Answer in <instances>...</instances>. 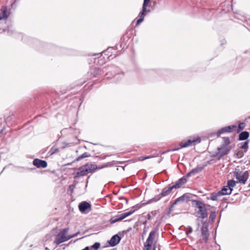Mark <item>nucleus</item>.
<instances>
[{
	"label": "nucleus",
	"mask_w": 250,
	"mask_h": 250,
	"mask_svg": "<svg viewBox=\"0 0 250 250\" xmlns=\"http://www.w3.org/2000/svg\"><path fill=\"white\" fill-rule=\"evenodd\" d=\"M249 187H250V183L249 184Z\"/></svg>",
	"instance_id": "58836bf2"
},
{
	"label": "nucleus",
	"mask_w": 250,
	"mask_h": 250,
	"mask_svg": "<svg viewBox=\"0 0 250 250\" xmlns=\"http://www.w3.org/2000/svg\"><path fill=\"white\" fill-rule=\"evenodd\" d=\"M190 200L189 196L187 194H184L182 196L177 198L174 202L173 203L172 206H174L175 205L177 204L179 202H188Z\"/></svg>",
	"instance_id": "2eb2a0df"
},
{
	"label": "nucleus",
	"mask_w": 250,
	"mask_h": 250,
	"mask_svg": "<svg viewBox=\"0 0 250 250\" xmlns=\"http://www.w3.org/2000/svg\"><path fill=\"white\" fill-rule=\"evenodd\" d=\"M201 142V139L200 138H193L192 139H190L186 142H182L180 143V147L175 148L173 149V150H177L180 148L183 147H187L189 146H191L193 145H195L197 143H199Z\"/></svg>",
	"instance_id": "39448f33"
},
{
	"label": "nucleus",
	"mask_w": 250,
	"mask_h": 250,
	"mask_svg": "<svg viewBox=\"0 0 250 250\" xmlns=\"http://www.w3.org/2000/svg\"><path fill=\"white\" fill-rule=\"evenodd\" d=\"M91 205L87 202L83 201L79 205V208L82 212H84L87 209L90 208Z\"/></svg>",
	"instance_id": "dca6fc26"
},
{
	"label": "nucleus",
	"mask_w": 250,
	"mask_h": 250,
	"mask_svg": "<svg viewBox=\"0 0 250 250\" xmlns=\"http://www.w3.org/2000/svg\"><path fill=\"white\" fill-rule=\"evenodd\" d=\"M218 151L217 155H219V159H220L224 156L227 155L229 152L230 149L228 148V146L222 145L220 147L218 148Z\"/></svg>",
	"instance_id": "9d476101"
},
{
	"label": "nucleus",
	"mask_w": 250,
	"mask_h": 250,
	"mask_svg": "<svg viewBox=\"0 0 250 250\" xmlns=\"http://www.w3.org/2000/svg\"><path fill=\"white\" fill-rule=\"evenodd\" d=\"M9 16V13L7 11L6 6H2L0 9V21L6 20Z\"/></svg>",
	"instance_id": "f8f14e48"
},
{
	"label": "nucleus",
	"mask_w": 250,
	"mask_h": 250,
	"mask_svg": "<svg viewBox=\"0 0 250 250\" xmlns=\"http://www.w3.org/2000/svg\"><path fill=\"white\" fill-rule=\"evenodd\" d=\"M33 164L38 168H45L47 166V162L45 161L39 159H35L33 161Z\"/></svg>",
	"instance_id": "9b49d317"
},
{
	"label": "nucleus",
	"mask_w": 250,
	"mask_h": 250,
	"mask_svg": "<svg viewBox=\"0 0 250 250\" xmlns=\"http://www.w3.org/2000/svg\"><path fill=\"white\" fill-rule=\"evenodd\" d=\"M202 231V235L203 237V239L207 241L208 234V224L206 223H204L201 229Z\"/></svg>",
	"instance_id": "4468645a"
},
{
	"label": "nucleus",
	"mask_w": 250,
	"mask_h": 250,
	"mask_svg": "<svg viewBox=\"0 0 250 250\" xmlns=\"http://www.w3.org/2000/svg\"><path fill=\"white\" fill-rule=\"evenodd\" d=\"M162 196H161V195L160 194L158 195H157L156 197H155L154 198H152L151 199V201H154V202H156V201H159L162 197Z\"/></svg>",
	"instance_id": "bb28decb"
},
{
	"label": "nucleus",
	"mask_w": 250,
	"mask_h": 250,
	"mask_svg": "<svg viewBox=\"0 0 250 250\" xmlns=\"http://www.w3.org/2000/svg\"><path fill=\"white\" fill-rule=\"evenodd\" d=\"M149 10H147V8L146 7L144 8L143 6L142 7V10L140 12L139 14V16L140 17V18H144L146 12H149Z\"/></svg>",
	"instance_id": "4be33fe9"
},
{
	"label": "nucleus",
	"mask_w": 250,
	"mask_h": 250,
	"mask_svg": "<svg viewBox=\"0 0 250 250\" xmlns=\"http://www.w3.org/2000/svg\"><path fill=\"white\" fill-rule=\"evenodd\" d=\"M216 213L215 212H211V213L209 215V218L211 221H214L216 217Z\"/></svg>",
	"instance_id": "c85d7f7f"
},
{
	"label": "nucleus",
	"mask_w": 250,
	"mask_h": 250,
	"mask_svg": "<svg viewBox=\"0 0 250 250\" xmlns=\"http://www.w3.org/2000/svg\"><path fill=\"white\" fill-rule=\"evenodd\" d=\"M248 143L249 142L248 141H245L243 144V145L241 146V148L244 149H247L249 147Z\"/></svg>",
	"instance_id": "cd10ccee"
},
{
	"label": "nucleus",
	"mask_w": 250,
	"mask_h": 250,
	"mask_svg": "<svg viewBox=\"0 0 250 250\" xmlns=\"http://www.w3.org/2000/svg\"><path fill=\"white\" fill-rule=\"evenodd\" d=\"M58 151V148H55V149H53V148H52L50 151H49V152L50 153V154H53L54 153H55L56 151Z\"/></svg>",
	"instance_id": "2f4dec72"
},
{
	"label": "nucleus",
	"mask_w": 250,
	"mask_h": 250,
	"mask_svg": "<svg viewBox=\"0 0 250 250\" xmlns=\"http://www.w3.org/2000/svg\"><path fill=\"white\" fill-rule=\"evenodd\" d=\"M245 126V124L244 123H240L238 125V127L240 130H243Z\"/></svg>",
	"instance_id": "7c9ffc66"
},
{
	"label": "nucleus",
	"mask_w": 250,
	"mask_h": 250,
	"mask_svg": "<svg viewBox=\"0 0 250 250\" xmlns=\"http://www.w3.org/2000/svg\"><path fill=\"white\" fill-rule=\"evenodd\" d=\"M134 211V210H131L130 211L127 212H124L122 214L117 215L111 218L110 222L111 223L113 224L117 222L121 221L126 218V217L133 214Z\"/></svg>",
	"instance_id": "6e6552de"
},
{
	"label": "nucleus",
	"mask_w": 250,
	"mask_h": 250,
	"mask_svg": "<svg viewBox=\"0 0 250 250\" xmlns=\"http://www.w3.org/2000/svg\"><path fill=\"white\" fill-rule=\"evenodd\" d=\"M157 230L154 229L151 231L149 234V236L145 244L144 250H150L153 240L155 239Z\"/></svg>",
	"instance_id": "0eeeda50"
},
{
	"label": "nucleus",
	"mask_w": 250,
	"mask_h": 250,
	"mask_svg": "<svg viewBox=\"0 0 250 250\" xmlns=\"http://www.w3.org/2000/svg\"><path fill=\"white\" fill-rule=\"evenodd\" d=\"M144 20V18L143 17L142 18H140L137 21L136 25H139Z\"/></svg>",
	"instance_id": "473e14b6"
},
{
	"label": "nucleus",
	"mask_w": 250,
	"mask_h": 250,
	"mask_svg": "<svg viewBox=\"0 0 250 250\" xmlns=\"http://www.w3.org/2000/svg\"><path fill=\"white\" fill-rule=\"evenodd\" d=\"M68 231V229L65 228L62 230L56 236L54 243L59 245L60 244L69 240V239L77 236L79 232H77L74 234L67 235V233Z\"/></svg>",
	"instance_id": "f03ea898"
},
{
	"label": "nucleus",
	"mask_w": 250,
	"mask_h": 250,
	"mask_svg": "<svg viewBox=\"0 0 250 250\" xmlns=\"http://www.w3.org/2000/svg\"><path fill=\"white\" fill-rule=\"evenodd\" d=\"M230 143L229 139L227 138H224V143L222 144L226 146H228L229 145Z\"/></svg>",
	"instance_id": "a878e982"
},
{
	"label": "nucleus",
	"mask_w": 250,
	"mask_h": 250,
	"mask_svg": "<svg viewBox=\"0 0 250 250\" xmlns=\"http://www.w3.org/2000/svg\"><path fill=\"white\" fill-rule=\"evenodd\" d=\"M236 184V182L233 180H229L227 182V185L223 187L220 191L223 195H229L231 194L233 188H234Z\"/></svg>",
	"instance_id": "20e7f679"
},
{
	"label": "nucleus",
	"mask_w": 250,
	"mask_h": 250,
	"mask_svg": "<svg viewBox=\"0 0 250 250\" xmlns=\"http://www.w3.org/2000/svg\"><path fill=\"white\" fill-rule=\"evenodd\" d=\"M249 136V133L248 131H243L241 132L239 135V140H245Z\"/></svg>",
	"instance_id": "412c9836"
},
{
	"label": "nucleus",
	"mask_w": 250,
	"mask_h": 250,
	"mask_svg": "<svg viewBox=\"0 0 250 250\" xmlns=\"http://www.w3.org/2000/svg\"><path fill=\"white\" fill-rule=\"evenodd\" d=\"M196 206L199 209L197 211V216L202 219L206 218L208 216V214L205 205L202 202L197 201Z\"/></svg>",
	"instance_id": "423d86ee"
},
{
	"label": "nucleus",
	"mask_w": 250,
	"mask_h": 250,
	"mask_svg": "<svg viewBox=\"0 0 250 250\" xmlns=\"http://www.w3.org/2000/svg\"><path fill=\"white\" fill-rule=\"evenodd\" d=\"M89 156H90V155L87 152H84L83 154H82L81 156L77 157L76 159V161H79L83 158L89 157Z\"/></svg>",
	"instance_id": "5701e85b"
},
{
	"label": "nucleus",
	"mask_w": 250,
	"mask_h": 250,
	"mask_svg": "<svg viewBox=\"0 0 250 250\" xmlns=\"http://www.w3.org/2000/svg\"><path fill=\"white\" fill-rule=\"evenodd\" d=\"M101 244L99 242L95 243L93 245L91 246V249L93 250H98L100 247Z\"/></svg>",
	"instance_id": "b1692460"
},
{
	"label": "nucleus",
	"mask_w": 250,
	"mask_h": 250,
	"mask_svg": "<svg viewBox=\"0 0 250 250\" xmlns=\"http://www.w3.org/2000/svg\"><path fill=\"white\" fill-rule=\"evenodd\" d=\"M234 175L237 180L236 183H240L243 184H245L249 177V174L247 171H242L238 168L235 169Z\"/></svg>",
	"instance_id": "7ed1b4c3"
},
{
	"label": "nucleus",
	"mask_w": 250,
	"mask_h": 250,
	"mask_svg": "<svg viewBox=\"0 0 250 250\" xmlns=\"http://www.w3.org/2000/svg\"><path fill=\"white\" fill-rule=\"evenodd\" d=\"M82 250H89V247H86L85 248Z\"/></svg>",
	"instance_id": "e433bc0d"
},
{
	"label": "nucleus",
	"mask_w": 250,
	"mask_h": 250,
	"mask_svg": "<svg viewBox=\"0 0 250 250\" xmlns=\"http://www.w3.org/2000/svg\"><path fill=\"white\" fill-rule=\"evenodd\" d=\"M192 232V229L191 227H189V230L186 232L187 234H188Z\"/></svg>",
	"instance_id": "72a5a7b5"
},
{
	"label": "nucleus",
	"mask_w": 250,
	"mask_h": 250,
	"mask_svg": "<svg viewBox=\"0 0 250 250\" xmlns=\"http://www.w3.org/2000/svg\"><path fill=\"white\" fill-rule=\"evenodd\" d=\"M157 214V211L156 210H154V211H152L151 212V214L152 215V216H155Z\"/></svg>",
	"instance_id": "f704fd0d"
},
{
	"label": "nucleus",
	"mask_w": 250,
	"mask_h": 250,
	"mask_svg": "<svg viewBox=\"0 0 250 250\" xmlns=\"http://www.w3.org/2000/svg\"><path fill=\"white\" fill-rule=\"evenodd\" d=\"M187 181V180L186 177L184 176V177H182L181 178H180V179H179L176 182V183L172 186L173 188H180L183 185L186 184Z\"/></svg>",
	"instance_id": "f3484780"
},
{
	"label": "nucleus",
	"mask_w": 250,
	"mask_h": 250,
	"mask_svg": "<svg viewBox=\"0 0 250 250\" xmlns=\"http://www.w3.org/2000/svg\"><path fill=\"white\" fill-rule=\"evenodd\" d=\"M146 224H147V221H145L143 222V225H146Z\"/></svg>",
	"instance_id": "4c0bfd02"
},
{
	"label": "nucleus",
	"mask_w": 250,
	"mask_h": 250,
	"mask_svg": "<svg viewBox=\"0 0 250 250\" xmlns=\"http://www.w3.org/2000/svg\"><path fill=\"white\" fill-rule=\"evenodd\" d=\"M121 239V238L118 234H115L111 237L108 243L110 246L114 247L120 242Z\"/></svg>",
	"instance_id": "ddd939ff"
},
{
	"label": "nucleus",
	"mask_w": 250,
	"mask_h": 250,
	"mask_svg": "<svg viewBox=\"0 0 250 250\" xmlns=\"http://www.w3.org/2000/svg\"><path fill=\"white\" fill-rule=\"evenodd\" d=\"M173 189H174V188L172 186L167 188H164L160 194L162 197L166 196L170 193Z\"/></svg>",
	"instance_id": "aec40b11"
},
{
	"label": "nucleus",
	"mask_w": 250,
	"mask_h": 250,
	"mask_svg": "<svg viewBox=\"0 0 250 250\" xmlns=\"http://www.w3.org/2000/svg\"><path fill=\"white\" fill-rule=\"evenodd\" d=\"M222 196L223 195L220 191L217 192H213L210 195V199L212 201H219Z\"/></svg>",
	"instance_id": "6ab92c4d"
},
{
	"label": "nucleus",
	"mask_w": 250,
	"mask_h": 250,
	"mask_svg": "<svg viewBox=\"0 0 250 250\" xmlns=\"http://www.w3.org/2000/svg\"><path fill=\"white\" fill-rule=\"evenodd\" d=\"M97 169V167L96 165L92 163L86 164L78 168L74 178H77L85 176L88 173L93 172Z\"/></svg>",
	"instance_id": "f257e3e1"
},
{
	"label": "nucleus",
	"mask_w": 250,
	"mask_h": 250,
	"mask_svg": "<svg viewBox=\"0 0 250 250\" xmlns=\"http://www.w3.org/2000/svg\"><path fill=\"white\" fill-rule=\"evenodd\" d=\"M235 128H236V126L234 125L225 126L219 129L217 131L216 135L217 137H219L222 134L227 132H231Z\"/></svg>",
	"instance_id": "1a4fd4ad"
},
{
	"label": "nucleus",
	"mask_w": 250,
	"mask_h": 250,
	"mask_svg": "<svg viewBox=\"0 0 250 250\" xmlns=\"http://www.w3.org/2000/svg\"><path fill=\"white\" fill-rule=\"evenodd\" d=\"M154 156H141L139 157L138 159L139 161H142L146 159H150L153 158Z\"/></svg>",
	"instance_id": "393cba45"
},
{
	"label": "nucleus",
	"mask_w": 250,
	"mask_h": 250,
	"mask_svg": "<svg viewBox=\"0 0 250 250\" xmlns=\"http://www.w3.org/2000/svg\"><path fill=\"white\" fill-rule=\"evenodd\" d=\"M147 218L148 220H150L151 219V216L150 214H147Z\"/></svg>",
	"instance_id": "c9c22d12"
},
{
	"label": "nucleus",
	"mask_w": 250,
	"mask_h": 250,
	"mask_svg": "<svg viewBox=\"0 0 250 250\" xmlns=\"http://www.w3.org/2000/svg\"><path fill=\"white\" fill-rule=\"evenodd\" d=\"M204 169V167H197L195 168H193L191 171L188 172L187 174V177H190L192 175H194L196 173L200 172Z\"/></svg>",
	"instance_id": "a211bd4d"
},
{
	"label": "nucleus",
	"mask_w": 250,
	"mask_h": 250,
	"mask_svg": "<svg viewBox=\"0 0 250 250\" xmlns=\"http://www.w3.org/2000/svg\"><path fill=\"white\" fill-rule=\"evenodd\" d=\"M150 0H144V3H143V6L144 8H145V7L147 8V6L148 5V4L150 2Z\"/></svg>",
	"instance_id": "c756f323"
}]
</instances>
